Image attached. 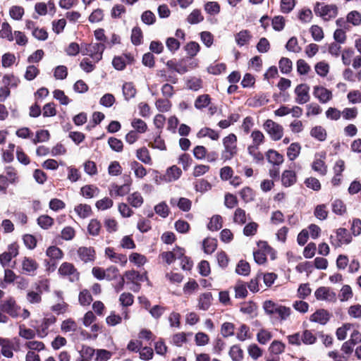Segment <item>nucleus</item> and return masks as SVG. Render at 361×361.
I'll return each instance as SVG.
<instances>
[{"mask_svg": "<svg viewBox=\"0 0 361 361\" xmlns=\"http://www.w3.org/2000/svg\"><path fill=\"white\" fill-rule=\"evenodd\" d=\"M310 135L319 141H324L326 138V131L322 126H315L312 128Z\"/></svg>", "mask_w": 361, "mask_h": 361, "instance_id": "nucleus-39", "label": "nucleus"}, {"mask_svg": "<svg viewBox=\"0 0 361 361\" xmlns=\"http://www.w3.org/2000/svg\"><path fill=\"white\" fill-rule=\"evenodd\" d=\"M0 37L3 39H6L9 42H12L14 40L13 35L12 33V28L7 22H4L1 25V29L0 30Z\"/></svg>", "mask_w": 361, "mask_h": 361, "instance_id": "nucleus-30", "label": "nucleus"}, {"mask_svg": "<svg viewBox=\"0 0 361 361\" xmlns=\"http://www.w3.org/2000/svg\"><path fill=\"white\" fill-rule=\"evenodd\" d=\"M100 229L101 224L98 220H90L87 227L88 232L90 235L94 236L99 235Z\"/></svg>", "mask_w": 361, "mask_h": 361, "instance_id": "nucleus-52", "label": "nucleus"}, {"mask_svg": "<svg viewBox=\"0 0 361 361\" xmlns=\"http://www.w3.org/2000/svg\"><path fill=\"white\" fill-rule=\"evenodd\" d=\"M114 204V202L109 197H104L103 199H101L98 200L95 206L99 210H106L108 209H110Z\"/></svg>", "mask_w": 361, "mask_h": 361, "instance_id": "nucleus-57", "label": "nucleus"}, {"mask_svg": "<svg viewBox=\"0 0 361 361\" xmlns=\"http://www.w3.org/2000/svg\"><path fill=\"white\" fill-rule=\"evenodd\" d=\"M301 149L300 145L298 142L290 144L287 149V156L291 161L295 159L300 154Z\"/></svg>", "mask_w": 361, "mask_h": 361, "instance_id": "nucleus-35", "label": "nucleus"}, {"mask_svg": "<svg viewBox=\"0 0 361 361\" xmlns=\"http://www.w3.org/2000/svg\"><path fill=\"white\" fill-rule=\"evenodd\" d=\"M155 212L161 216L162 218H166L168 216L169 213V209L167 204L164 202H161L159 204H157L154 207Z\"/></svg>", "mask_w": 361, "mask_h": 361, "instance_id": "nucleus-62", "label": "nucleus"}, {"mask_svg": "<svg viewBox=\"0 0 361 361\" xmlns=\"http://www.w3.org/2000/svg\"><path fill=\"white\" fill-rule=\"evenodd\" d=\"M74 211L82 219L87 218L92 214L91 207L87 204H80L75 206Z\"/></svg>", "mask_w": 361, "mask_h": 361, "instance_id": "nucleus-24", "label": "nucleus"}, {"mask_svg": "<svg viewBox=\"0 0 361 361\" xmlns=\"http://www.w3.org/2000/svg\"><path fill=\"white\" fill-rule=\"evenodd\" d=\"M204 9L210 16H216L220 12V5L216 1H208L204 6Z\"/></svg>", "mask_w": 361, "mask_h": 361, "instance_id": "nucleus-34", "label": "nucleus"}, {"mask_svg": "<svg viewBox=\"0 0 361 361\" xmlns=\"http://www.w3.org/2000/svg\"><path fill=\"white\" fill-rule=\"evenodd\" d=\"M251 38L252 35L247 30H241L235 35V42L240 47H243L248 44Z\"/></svg>", "mask_w": 361, "mask_h": 361, "instance_id": "nucleus-19", "label": "nucleus"}, {"mask_svg": "<svg viewBox=\"0 0 361 361\" xmlns=\"http://www.w3.org/2000/svg\"><path fill=\"white\" fill-rule=\"evenodd\" d=\"M104 254L114 263L119 264L122 267H125L127 264L128 258L126 255L116 252L112 247H106Z\"/></svg>", "mask_w": 361, "mask_h": 361, "instance_id": "nucleus-12", "label": "nucleus"}, {"mask_svg": "<svg viewBox=\"0 0 361 361\" xmlns=\"http://www.w3.org/2000/svg\"><path fill=\"white\" fill-rule=\"evenodd\" d=\"M281 181L284 186L289 187L296 182V175L293 171H285L281 177Z\"/></svg>", "mask_w": 361, "mask_h": 361, "instance_id": "nucleus-25", "label": "nucleus"}, {"mask_svg": "<svg viewBox=\"0 0 361 361\" xmlns=\"http://www.w3.org/2000/svg\"><path fill=\"white\" fill-rule=\"evenodd\" d=\"M16 302L10 298L3 302L1 304V310L7 314H13L15 312Z\"/></svg>", "mask_w": 361, "mask_h": 361, "instance_id": "nucleus-51", "label": "nucleus"}, {"mask_svg": "<svg viewBox=\"0 0 361 361\" xmlns=\"http://www.w3.org/2000/svg\"><path fill=\"white\" fill-rule=\"evenodd\" d=\"M326 153L321 152L315 155V158L312 164V169L322 176L326 175L327 166L325 164Z\"/></svg>", "mask_w": 361, "mask_h": 361, "instance_id": "nucleus-11", "label": "nucleus"}, {"mask_svg": "<svg viewBox=\"0 0 361 361\" xmlns=\"http://www.w3.org/2000/svg\"><path fill=\"white\" fill-rule=\"evenodd\" d=\"M313 95L322 104H326L332 99V92L320 85L313 87Z\"/></svg>", "mask_w": 361, "mask_h": 361, "instance_id": "nucleus-13", "label": "nucleus"}, {"mask_svg": "<svg viewBox=\"0 0 361 361\" xmlns=\"http://www.w3.org/2000/svg\"><path fill=\"white\" fill-rule=\"evenodd\" d=\"M59 274L63 277H67L70 281L75 282L79 280L80 273L75 266L70 262H63L58 270Z\"/></svg>", "mask_w": 361, "mask_h": 361, "instance_id": "nucleus-7", "label": "nucleus"}, {"mask_svg": "<svg viewBox=\"0 0 361 361\" xmlns=\"http://www.w3.org/2000/svg\"><path fill=\"white\" fill-rule=\"evenodd\" d=\"M314 214L319 220H325L328 216L327 207L325 204H319L315 207Z\"/></svg>", "mask_w": 361, "mask_h": 361, "instance_id": "nucleus-49", "label": "nucleus"}, {"mask_svg": "<svg viewBox=\"0 0 361 361\" xmlns=\"http://www.w3.org/2000/svg\"><path fill=\"white\" fill-rule=\"evenodd\" d=\"M122 89L123 96L126 100L133 98L137 93L135 85L131 82H125Z\"/></svg>", "mask_w": 361, "mask_h": 361, "instance_id": "nucleus-28", "label": "nucleus"}, {"mask_svg": "<svg viewBox=\"0 0 361 361\" xmlns=\"http://www.w3.org/2000/svg\"><path fill=\"white\" fill-rule=\"evenodd\" d=\"M211 103V98L209 94H202L197 97L195 101V106L197 109H202L208 106Z\"/></svg>", "mask_w": 361, "mask_h": 361, "instance_id": "nucleus-33", "label": "nucleus"}, {"mask_svg": "<svg viewBox=\"0 0 361 361\" xmlns=\"http://www.w3.org/2000/svg\"><path fill=\"white\" fill-rule=\"evenodd\" d=\"M239 195L242 200L245 202H250L255 198V192L250 187L243 188L240 192Z\"/></svg>", "mask_w": 361, "mask_h": 361, "instance_id": "nucleus-43", "label": "nucleus"}, {"mask_svg": "<svg viewBox=\"0 0 361 361\" xmlns=\"http://www.w3.org/2000/svg\"><path fill=\"white\" fill-rule=\"evenodd\" d=\"M0 346H1V354L4 357L10 358L13 356V343L11 340L0 338Z\"/></svg>", "mask_w": 361, "mask_h": 361, "instance_id": "nucleus-18", "label": "nucleus"}, {"mask_svg": "<svg viewBox=\"0 0 361 361\" xmlns=\"http://www.w3.org/2000/svg\"><path fill=\"white\" fill-rule=\"evenodd\" d=\"M149 146L153 149H157L159 150H166V145L164 139H162L160 135H157L153 140L149 144Z\"/></svg>", "mask_w": 361, "mask_h": 361, "instance_id": "nucleus-60", "label": "nucleus"}, {"mask_svg": "<svg viewBox=\"0 0 361 361\" xmlns=\"http://www.w3.org/2000/svg\"><path fill=\"white\" fill-rule=\"evenodd\" d=\"M10 16L16 20H19L24 15V8L19 6H13L9 10Z\"/></svg>", "mask_w": 361, "mask_h": 361, "instance_id": "nucleus-55", "label": "nucleus"}, {"mask_svg": "<svg viewBox=\"0 0 361 361\" xmlns=\"http://www.w3.org/2000/svg\"><path fill=\"white\" fill-rule=\"evenodd\" d=\"M77 254L84 263L93 262L96 259V252L92 247H80L77 250Z\"/></svg>", "mask_w": 361, "mask_h": 361, "instance_id": "nucleus-10", "label": "nucleus"}, {"mask_svg": "<svg viewBox=\"0 0 361 361\" xmlns=\"http://www.w3.org/2000/svg\"><path fill=\"white\" fill-rule=\"evenodd\" d=\"M352 238L348 230L343 228H338L330 236V243L335 247H341L344 244H349Z\"/></svg>", "mask_w": 361, "mask_h": 361, "instance_id": "nucleus-3", "label": "nucleus"}, {"mask_svg": "<svg viewBox=\"0 0 361 361\" xmlns=\"http://www.w3.org/2000/svg\"><path fill=\"white\" fill-rule=\"evenodd\" d=\"M280 71L283 74H288L292 71V61L286 57H283L279 62Z\"/></svg>", "mask_w": 361, "mask_h": 361, "instance_id": "nucleus-44", "label": "nucleus"}, {"mask_svg": "<svg viewBox=\"0 0 361 361\" xmlns=\"http://www.w3.org/2000/svg\"><path fill=\"white\" fill-rule=\"evenodd\" d=\"M329 71V66L324 61H320L315 65V71L322 77H325Z\"/></svg>", "mask_w": 361, "mask_h": 361, "instance_id": "nucleus-63", "label": "nucleus"}, {"mask_svg": "<svg viewBox=\"0 0 361 361\" xmlns=\"http://www.w3.org/2000/svg\"><path fill=\"white\" fill-rule=\"evenodd\" d=\"M224 149L221 152V157L224 161L231 160L238 154L237 137L235 134L231 133L223 139Z\"/></svg>", "mask_w": 361, "mask_h": 361, "instance_id": "nucleus-1", "label": "nucleus"}, {"mask_svg": "<svg viewBox=\"0 0 361 361\" xmlns=\"http://www.w3.org/2000/svg\"><path fill=\"white\" fill-rule=\"evenodd\" d=\"M294 93L295 94V102L298 104H306L310 99V87L305 83L297 85Z\"/></svg>", "mask_w": 361, "mask_h": 361, "instance_id": "nucleus-8", "label": "nucleus"}, {"mask_svg": "<svg viewBox=\"0 0 361 361\" xmlns=\"http://www.w3.org/2000/svg\"><path fill=\"white\" fill-rule=\"evenodd\" d=\"M263 307L268 314H278L279 316H289L291 310L289 307L275 303L271 300L264 302Z\"/></svg>", "mask_w": 361, "mask_h": 361, "instance_id": "nucleus-6", "label": "nucleus"}, {"mask_svg": "<svg viewBox=\"0 0 361 361\" xmlns=\"http://www.w3.org/2000/svg\"><path fill=\"white\" fill-rule=\"evenodd\" d=\"M267 159L270 164L274 166H279L283 161V155L273 149H269L267 152Z\"/></svg>", "mask_w": 361, "mask_h": 361, "instance_id": "nucleus-22", "label": "nucleus"}, {"mask_svg": "<svg viewBox=\"0 0 361 361\" xmlns=\"http://www.w3.org/2000/svg\"><path fill=\"white\" fill-rule=\"evenodd\" d=\"M182 174V171L178 166L173 165L167 169L165 174L163 176L162 179L168 183L178 180Z\"/></svg>", "mask_w": 361, "mask_h": 361, "instance_id": "nucleus-17", "label": "nucleus"}, {"mask_svg": "<svg viewBox=\"0 0 361 361\" xmlns=\"http://www.w3.org/2000/svg\"><path fill=\"white\" fill-rule=\"evenodd\" d=\"M127 200L128 203L135 208L140 207L144 202V199L139 192L131 193L128 197Z\"/></svg>", "mask_w": 361, "mask_h": 361, "instance_id": "nucleus-27", "label": "nucleus"}, {"mask_svg": "<svg viewBox=\"0 0 361 361\" xmlns=\"http://www.w3.org/2000/svg\"><path fill=\"white\" fill-rule=\"evenodd\" d=\"M129 260L137 267L142 266L147 262V258L137 252L131 253L129 256Z\"/></svg>", "mask_w": 361, "mask_h": 361, "instance_id": "nucleus-50", "label": "nucleus"}, {"mask_svg": "<svg viewBox=\"0 0 361 361\" xmlns=\"http://www.w3.org/2000/svg\"><path fill=\"white\" fill-rule=\"evenodd\" d=\"M49 319H47L46 317L42 318L40 321H36V324L32 325L34 328L36 329L38 336L40 338H44L47 335V329L49 327Z\"/></svg>", "mask_w": 361, "mask_h": 361, "instance_id": "nucleus-21", "label": "nucleus"}, {"mask_svg": "<svg viewBox=\"0 0 361 361\" xmlns=\"http://www.w3.org/2000/svg\"><path fill=\"white\" fill-rule=\"evenodd\" d=\"M229 355L233 361H240L243 359V352L237 345L231 347Z\"/></svg>", "mask_w": 361, "mask_h": 361, "instance_id": "nucleus-64", "label": "nucleus"}, {"mask_svg": "<svg viewBox=\"0 0 361 361\" xmlns=\"http://www.w3.org/2000/svg\"><path fill=\"white\" fill-rule=\"evenodd\" d=\"M187 22L189 24H197L204 20V16L199 9H194L187 17Z\"/></svg>", "mask_w": 361, "mask_h": 361, "instance_id": "nucleus-29", "label": "nucleus"}, {"mask_svg": "<svg viewBox=\"0 0 361 361\" xmlns=\"http://www.w3.org/2000/svg\"><path fill=\"white\" fill-rule=\"evenodd\" d=\"M37 224L42 229H49L54 224V219L48 215H41L38 217Z\"/></svg>", "mask_w": 361, "mask_h": 361, "instance_id": "nucleus-38", "label": "nucleus"}, {"mask_svg": "<svg viewBox=\"0 0 361 361\" xmlns=\"http://www.w3.org/2000/svg\"><path fill=\"white\" fill-rule=\"evenodd\" d=\"M2 82L4 86L10 89V87H16L20 82V80L13 75H6L3 77Z\"/></svg>", "mask_w": 361, "mask_h": 361, "instance_id": "nucleus-48", "label": "nucleus"}, {"mask_svg": "<svg viewBox=\"0 0 361 361\" xmlns=\"http://www.w3.org/2000/svg\"><path fill=\"white\" fill-rule=\"evenodd\" d=\"M262 250L254 252V259L256 263L258 264H263L267 261V254L271 253L273 252L271 247H270L266 242L262 243Z\"/></svg>", "mask_w": 361, "mask_h": 361, "instance_id": "nucleus-16", "label": "nucleus"}, {"mask_svg": "<svg viewBox=\"0 0 361 361\" xmlns=\"http://www.w3.org/2000/svg\"><path fill=\"white\" fill-rule=\"evenodd\" d=\"M136 157L145 164H152V161L149 152L145 147H142L137 149Z\"/></svg>", "mask_w": 361, "mask_h": 361, "instance_id": "nucleus-20", "label": "nucleus"}, {"mask_svg": "<svg viewBox=\"0 0 361 361\" xmlns=\"http://www.w3.org/2000/svg\"><path fill=\"white\" fill-rule=\"evenodd\" d=\"M104 49L105 46L103 43H93L82 48L81 53L82 55L90 56L95 62H98L102 59Z\"/></svg>", "mask_w": 361, "mask_h": 361, "instance_id": "nucleus-4", "label": "nucleus"}, {"mask_svg": "<svg viewBox=\"0 0 361 361\" xmlns=\"http://www.w3.org/2000/svg\"><path fill=\"white\" fill-rule=\"evenodd\" d=\"M358 111L356 107H347L341 111V116L347 121L353 120L357 118Z\"/></svg>", "mask_w": 361, "mask_h": 361, "instance_id": "nucleus-42", "label": "nucleus"}, {"mask_svg": "<svg viewBox=\"0 0 361 361\" xmlns=\"http://www.w3.org/2000/svg\"><path fill=\"white\" fill-rule=\"evenodd\" d=\"M50 137L49 133L47 130H41L36 133L35 137L32 140V142L36 145L39 142H44L49 140Z\"/></svg>", "mask_w": 361, "mask_h": 361, "instance_id": "nucleus-53", "label": "nucleus"}, {"mask_svg": "<svg viewBox=\"0 0 361 361\" xmlns=\"http://www.w3.org/2000/svg\"><path fill=\"white\" fill-rule=\"evenodd\" d=\"M314 295L319 300L333 302L336 300V293L330 288L324 286L317 288L314 292Z\"/></svg>", "mask_w": 361, "mask_h": 361, "instance_id": "nucleus-14", "label": "nucleus"}, {"mask_svg": "<svg viewBox=\"0 0 361 361\" xmlns=\"http://www.w3.org/2000/svg\"><path fill=\"white\" fill-rule=\"evenodd\" d=\"M314 10L316 15L322 17L324 20L334 18L338 14V8L334 4L326 5L324 3L317 2Z\"/></svg>", "mask_w": 361, "mask_h": 361, "instance_id": "nucleus-2", "label": "nucleus"}, {"mask_svg": "<svg viewBox=\"0 0 361 361\" xmlns=\"http://www.w3.org/2000/svg\"><path fill=\"white\" fill-rule=\"evenodd\" d=\"M130 167L133 170L135 176L138 178H142L147 175L146 169L136 161L131 162Z\"/></svg>", "mask_w": 361, "mask_h": 361, "instance_id": "nucleus-32", "label": "nucleus"}, {"mask_svg": "<svg viewBox=\"0 0 361 361\" xmlns=\"http://www.w3.org/2000/svg\"><path fill=\"white\" fill-rule=\"evenodd\" d=\"M235 272L238 274L247 276L250 272V267L248 262L245 260H240L235 268Z\"/></svg>", "mask_w": 361, "mask_h": 361, "instance_id": "nucleus-45", "label": "nucleus"}, {"mask_svg": "<svg viewBox=\"0 0 361 361\" xmlns=\"http://www.w3.org/2000/svg\"><path fill=\"white\" fill-rule=\"evenodd\" d=\"M212 188V185L204 179H200L195 182V189L197 192H204Z\"/></svg>", "mask_w": 361, "mask_h": 361, "instance_id": "nucleus-54", "label": "nucleus"}, {"mask_svg": "<svg viewBox=\"0 0 361 361\" xmlns=\"http://www.w3.org/2000/svg\"><path fill=\"white\" fill-rule=\"evenodd\" d=\"M46 255L51 259H62L63 254L62 250L56 246H50L46 251Z\"/></svg>", "mask_w": 361, "mask_h": 361, "instance_id": "nucleus-37", "label": "nucleus"}, {"mask_svg": "<svg viewBox=\"0 0 361 361\" xmlns=\"http://www.w3.org/2000/svg\"><path fill=\"white\" fill-rule=\"evenodd\" d=\"M171 204L177 203L178 208L184 212H188L190 209L192 202L189 199L180 197L178 202L175 199H171L170 201Z\"/></svg>", "mask_w": 361, "mask_h": 361, "instance_id": "nucleus-36", "label": "nucleus"}, {"mask_svg": "<svg viewBox=\"0 0 361 361\" xmlns=\"http://www.w3.org/2000/svg\"><path fill=\"white\" fill-rule=\"evenodd\" d=\"M264 129L274 141L279 140L283 137V126L271 119H268L264 122Z\"/></svg>", "mask_w": 361, "mask_h": 361, "instance_id": "nucleus-5", "label": "nucleus"}, {"mask_svg": "<svg viewBox=\"0 0 361 361\" xmlns=\"http://www.w3.org/2000/svg\"><path fill=\"white\" fill-rule=\"evenodd\" d=\"M212 295L211 293H204L200 295L198 306L200 309L207 310L211 305Z\"/></svg>", "mask_w": 361, "mask_h": 361, "instance_id": "nucleus-31", "label": "nucleus"}, {"mask_svg": "<svg viewBox=\"0 0 361 361\" xmlns=\"http://www.w3.org/2000/svg\"><path fill=\"white\" fill-rule=\"evenodd\" d=\"M131 126L137 133H144L147 129L146 123L140 118H134L131 122Z\"/></svg>", "mask_w": 361, "mask_h": 361, "instance_id": "nucleus-47", "label": "nucleus"}, {"mask_svg": "<svg viewBox=\"0 0 361 361\" xmlns=\"http://www.w3.org/2000/svg\"><path fill=\"white\" fill-rule=\"evenodd\" d=\"M202 245L205 253L212 254L216 249L217 243L214 238H206L204 240Z\"/></svg>", "mask_w": 361, "mask_h": 361, "instance_id": "nucleus-40", "label": "nucleus"}, {"mask_svg": "<svg viewBox=\"0 0 361 361\" xmlns=\"http://www.w3.org/2000/svg\"><path fill=\"white\" fill-rule=\"evenodd\" d=\"M331 206L333 212L338 215H342L346 212L345 205L340 200H335Z\"/></svg>", "mask_w": 361, "mask_h": 361, "instance_id": "nucleus-58", "label": "nucleus"}, {"mask_svg": "<svg viewBox=\"0 0 361 361\" xmlns=\"http://www.w3.org/2000/svg\"><path fill=\"white\" fill-rule=\"evenodd\" d=\"M348 22L354 26L361 25V13L357 11H353L347 15Z\"/></svg>", "mask_w": 361, "mask_h": 361, "instance_id": "nucleus-46", "label": "nucleus"}, {"mask_svg": "<svg viewBox=\"0 0 361 361\" xmlns=\"http://www.w3.org/2000/svg\"><path fill=\"white\" fill-rule=\"evenodd\" d=\"M108 144L111 149L115 152H120L123 150V145L121 140L116 137H109Z\"/></svg>", "mask_w": 361, "mask_h": 361, "instance_id": "nucleus-61", "label": "nucleus"}, {"mask_svg": "<svg viewBox=\"0 0 361 361\" xmlns=\"http://www.w3.org/2000/svg\"><path fill=\"white\" fill-rule=\"evenodd\" d=\"M222 227V218L219 215L213 216L209 223L207 225L209 230L212 231H216L221 228Z\"/></svg>", "mask_w": 361, "mask_h": 361, "instance_id": "nucleus-41", "label": "nucleus"}, {"mask_svg": "<svg viewBox=\"0 0 361 361\" xmlns=\"http://www.w3.org/2000/svg\"><path fill=\"white\" fill-rule=\"evenodd\" d=\"M82 195L85 198H92L99 195V190L92 185H87L81 188Z\"/></svg>", "mask_w": 361, "mask_h": 361, "instance_id": "nucleus-23", "label": "nucleus"}, {"mask_svg": "<svg viewBox=\"0 0 361 361\" xmlns=\"http://www.w3.org/2000/svg\"><path fill=\"white\" fill-rule=\"evenodd\" d=\"M130 190L129 184H123L122 185H118L113 184L111 186V194H114L116 196H124L127 195Z\"/></svg>", "mask_w": 361, "mask_h": 361, "instance_id": "nucleus-26", "label": "nucleus"}, {"mask_svg": "<svg viewBox=\"0 0 361 361\" xmlns=\"http://www.w3.org/2000/svg\"><path fill=\"white\" fill-rule=\"evenodd\" d=\"M38 267V263L31 257H24L21 259L20 268L23 274L34 276Z\"/></svg>", "mask_w": 361, "mask_h": 361, "instance_id": "nucleus-9", "label": "nucleus"}, {"mask_svg": "<svg viewBox=\"0 0 361 361\" xmlns=\"http://www.w3.org/2000/svg\"><path fill=\"white\" fill-rule=\"evenodd\" d=\"M156 107L161 112L169 111L171 107V102L167 99H159L155 103Z\"/></svg>", "mask_w": 361, "mask_h": 361, "instance_id": "nucleus-56", "label": "nucleus"}, {"mask_svg": "<svg viewBox=\"0 0 361 361\" xmlns=\"http://www.w3.org/2000/svg\"><path fill=\"white\" fill-rule=\"evenodd\" d=\"M166 66L169 69L174 71L181 75L188 71V63L184 59L178 61L169 60L166 62Z\"/></svg>", "mask_w": 361, "mask_h": 361, "instance_id": "nucleus-15", "label": "nucleus"}, {"mask_svg": "<svg viewBox=\"0 0 361 361\" xmlns=\"http://www.w3.org/2000/svg\"><path fill=\"white\" fill-rule=\"evenodd\" d=\"M126 278L131 281L132 283H137L144 280V276L140 275L137 271L135 270L128 271L125 273Z\"/></svg>", "mask_w": 361, "mask_h": 361, "instance_id": "nucleus-59", "label": "nucleus"}]
</instances>
